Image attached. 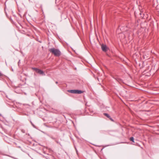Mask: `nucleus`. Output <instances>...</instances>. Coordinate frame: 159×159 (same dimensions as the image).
Here are the masks:
<instances>
[{"label":"nucleus","instance_id":"obj_1","mask_svg":"<svg viewBox=\"0 0 159 159\" xmlns=\"http://www.w3.org/2000/svg\"><path fill=\"white\" fill-rule=\"evenodd\" d=\"M49 51L56 57H59L61 55V52L58 49H55L54 48H51L49 49Z\"/></svg>","mask_w":159,"mask_h":159},{"label":"nucleus","instance_id":"obj_2","mask_svg":"<svg viewBox=\"0 0 159 159\" xmlns=\"http://www.w3.org/2000/svg\"><path fill=\"white\" fill-rule=\"evenodd\" d=\"M68 91L71 93L75 94H81L83 93V91L78 90H70Z\"/></svg>","mask_w":159,"mask_h":159},{"label":"nucleus","instance_id":"obj_3","mask_svg":"<svg viewBox=\"0 0 159 159\" xmlns=\"http://www.w3.org/2000/svg\"><path fill=\"white\" fill-rule=\"evenodd\" d=\"M101 48L102 50L105 52H106L107 50V48L106 45L102 44L101 45Z\"/></svg>","mask_w":159,"mask_h":159},{"label":"nucleus","instance_id":"obj_4","mask_svg":"<svg viewBox=\"0 0 159 159\" xmlns=\"http://www.w3.org/2000/svg\"><path fill=\"white\" fill-rule=\"evenodd\" d=\"M37 72L40 75H45L44 72L42 70H41L39 69L37 70Z\"/></svg>","mask_w":159,"mask_h":159},{"label":"nucleus","instance_id":"obj_5","mask_svg":"<svg viewBox=\"0 0 159 159\" xmlns=\"http://www.w3.org/2000/svg\"><path fill=\"white\" fill-rule=\"evenodd\" d=\"M103 114L107 118H109L112 121H113V120L110 117V116L108 114L106 113H104Z\"/></svg>","mask_w":159,"mask_h":159},{"label":"nucleus","instance_id":"obj_6","mask_svg":"<svg viewBox=\"0 0 159 159\" xmlns=\"http://www.w3.org/2000/svg\"><path fill=\"white\" fill-rule=\"evenodd\" d=\"M130 141L134 142V139L133 137H131L130 138Z\"/></svg>","mask_w":159,"mask_h":159},{"label":"nucleus","instance_id":"obj_7","mask_svg":"<svg viewBox=\"0 0 159 159\" xmlns=\"http://www.w3.org/2000/svg\"><path fill=\"white\" fill-rule=\"evenodd\" d=\"M33 70H35L36 72L37 71V70H38L39 69L36 68H32Z\"/></svg>","mask_w":159,"mask_h":159},{"label":"nucleus","instance_id":"obj_8","mask_svg":"<svg viewBox=\"0 0 159 159\" xmlns=\"http://www.w3.org/2000/svg\"><path fill=\"white\" fill-rule=\"evenodd\" d=\"M3 75V74L2 73H1V72L0 71V76H2Z\"/></svg>","mask_w":159,"mask_h":159},{"label":"nucleus","instance_id":"obj_9","mask_svg":"<svg viewBox=\"0 0 159 159\" xmlns=\"http://www.w3.org/2000/svg\"><path fill=\"white\" fill-rule=\"evenodd\" d=\"M56 84H57L58 83V82H56Z\"/></svg>","mask_w":159,"mask_h":159},{"label":"nucleus","instance_id":"obj_10","mask_svg":"<svg viewBox=\"0 0 159 159\" xmlns=\"http://www.w3.org/2000/svg\"><path fill=\"white\" fill-rule=\"evenodd\" d=\"M1 116V115L0 114V116Z\"/></svg>","mask_w":159,"mask_h":159}]
</instances>
